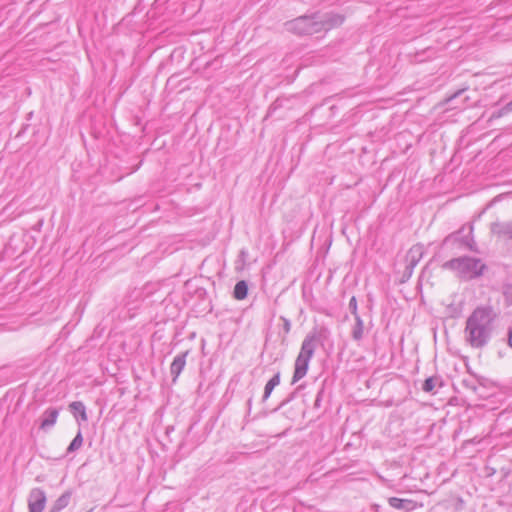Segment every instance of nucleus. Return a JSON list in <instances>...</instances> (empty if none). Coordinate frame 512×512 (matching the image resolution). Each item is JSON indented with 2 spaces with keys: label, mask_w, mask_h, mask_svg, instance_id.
<instances>
[{
  "label": "nucleus",
  "mask_w": 512,
  "mask_h": 512,
  "mask_svg": "<svg viewBox=\"0 0 512 512\" xmlns=\"http://www.w3.org/2000/svg\"><path fill=\"white\" fill-rule=\"evenodd\" d=\"M314 353V345L311 340H306L303 342L301 350L299 355L296 358L295 361V370L294 375L292 378V383L298 382L300 379H302L309 367V362L313 356Z\"/></svg>",
  "instance_id": "1"
},
{
  "label": "nucleus",
  "mask_w": 512,
  "mask_h": 512,
  "mask_svg": "<svg viewBox=\"0 0 512 512\" xmlns=\"http://www.w3.org/2000/svg\"><path fill=\"white\" fill-rule=\"evenodd\" d=\"M493 316L491 310L487 308L476 309L467 320L468 327H475L486 332L487 327L492 322Z\"/></svg>",
  "instance_id": "2"
},
{
  "label": "nucleus",
  "mask_w": 512,
  "mask_h": 512,
  "mask_svg": "<svg viewBox=\"0 0 512 512\" xmlns=\"http://www.w3.org/2000/svg\"><path fill=\"white\" fill-rule=\"evenodd\" d=\"M46 505V495L41 489H33L29 496V512H43Z\"/></svg>",
  "instance_id": "3"
},
{
  "label": "nucleus",
  "mask_w": 512,
  "mask_h": 512,
  "mask_svg": "<svg viewBox=\"0 0 512 512\" xmlns=\"http://www.w3.org/2000/svg\"><path fill=\"white\" fill-rule=\"evenodd\" d=\"M468 332V341L474 347H481L486 342V332L475 327L466 326Z\"/></svg>",
  "instance_id": "4"
},
{
  "label": "nucleus",
  "mask_w": 512,
  "mask_h": 512,
  "mask_svg": "<svg viewBox=\"0 0 512 512\" xmlns=\"http://www.w3.org/2000/svg\"><path fill=\"white\" fill-rule=\"evenodd\" d=\"M388 503L391 507L398 510H413L416 508L417 504L413 500L410 499H401L397 497H391L388 499Z\"/></svg>",
  "instance_id": "5"
},
{
  "label": "nucleus",
  "mask_w": 512,
  "mask_h": 512,
  "mask_svg": "<svg viewBox=\"0 0 512 512\" xmlns=\"http://www.w3.org/2000/svg\"><path fill=\"white\" fill-rule=\"evenodd\" d=\"M57 418H58L57 410H55V409L47 410L44 413V418L41 422L40 428L45 430V429L49 428L50 426H53L56 423Z\"/></svg>",
  "instance_id": "6"
},
{
  "label": "nucleus",
  "mask_w": 512,
  "mask_h": 512,
  "mask_svg": "<svg viewBox=\"0 0 512 512\" xmlns=\"http://www.w3.org/2000/svg\"><path fill=\"white\" fill-rule=\"evenodd\" d=\"M248 286L245 281H239L236 283L233 291L234 298L237 300H243L247 297Z\"/></svg>",
  "instance_id": "7"
},
{
  "label": "nucleus",
  "mask_w": 512,
  "mask_h": 512,
  "mask_svg": "<svg viewBox=\"0 0 512 512\" xmlns=\"http://www.w3.org/2000/svg\"><path fill=\"white\" fill-rule=\"evenodd\" d=\"M280 383V375L277 373L275 376H273L266 384L265 391H264V398H268L270 394L272 393L273 389L278 386Z\"/></svg>",
  "instance_id": "8"
},
{
  "label": "nucleus",
  "mask_w": 512,
  "mask_h": 512,
  "mask_svg": "<svg viewBox=\"0 0 512 512\" xmlns=\"http://www.w3.org/2000/svg\"><path fill=\"white\" fill-rule=\"evenodd\" d=\"M185 358L183 356L174 359L171 365V371L178 376L185 366Z\"/></svg>",
  "instance_id": "9"
},
{
  "label": "nucleus",
  "mask_w": 512,
  "mask_h": 512,
  "mask_svg": "<svg viewBox=\"0 0 512 512\" xmlns=\"http://www.w3.org/2000/svg\"><path fill=\"white\" fill-rule=\"evenodd\" d=\"M70 408L75 414H79L82 420H87L86 409L83 403L73 402L70 404Z\"/></svg>",
  "instance_id": "10"
},
{
  "label": "nucleus",
  "mask_w": 512,
  "mask_h": 512,
  "mask_svg": "<svg viewBox=\"0 0 512 512\" xmlns=\"http://www.w3.org/2000/svg\"><path fill=\"white\" fill-rule=\"evenodd\" d=\"M293 25L295 29H298L302 32H311V29L308 28L310 25V21L308 19L297 20Z\"/></svg>",
  "instance_id": "11"
},
{
  "label": "nucleus",
  "mask_w": 512,
  "mask_h": 512,
  "mask_svg": "<svg viewBox=\"0 0 512 512\" xmlns=\"http://www.w3.org/2000/svg\"><path fill=\"white\" fill-rule=\"evenodd\" d=\"M82 443H83V438H82V435L81 433L79 432L76 437L73 439V441L71 442V444L69 445L68 447V451L72 452L74 450H77L79 449L81 446H82Z\"/></svg>",
  "instance_id": "12"
},
{
  "label": "nucleus",
  "mask_w": 512,
  "mask_h": 512,
  "mask_svg": "<svg viewBox=\"0 0 512 512\" xmlns=\"http://www.w3.org/2000/svg\"><path fill=\"white\" fill-rule=\"evenodd\" d=\"M435 388V378L430 377L424 381L423 390L425 392H431Z\"/></svg>",
  "instance_id": "13"
},
{
  "label": "nucleus",
  "mask_w": 512,
  "mask_h": 512,
  "mask_svg": "<svg viewBox=\"0 0 512 512\" xmlns=\"http://www.w3.org/2000/svg\"><path fill=\"white\" fill-rule=\"evenodd\" d=\"M362 334H363V325H362L361 321H358V323L353 331V337H354V339L359 340V339H361Z\"/></svg>",
  "instance_id": "14"
},
{
  "label": "nucleus",
  "mask_w": 512,
  "mask_h": 512,
  "mask_svg": "<svg viewBox=\"0 0 512 512\" xmlns=\"http://www.w3.org/2000/svg\"><path fill=\"white\" fill-rule=\"evenodd\" d=\"M509 344L512 347V330L509 333Z\"/></svg>",
  "instance_id": "15"
},
{
  "label": "nucleus",
  "mask_w": 512,
  "mask_h": 512,
  "mask_svg": "<svg viewBox=\"0 0 512 512\" xmlns=\"http://www.w3.org/2000/svg\"><path fill=\"white\" fill-rule=\"evenodd\" d=\"M351 305L354 306V308H356V301H355V298H352L351 299V302H350Z\"/></svg>",
  "instance_id": "16"
}]
</instances>
